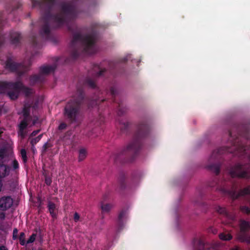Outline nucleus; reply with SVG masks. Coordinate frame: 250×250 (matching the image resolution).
<instances>
[{
  "instance_id": "f257e3e1",
  "label": "nucleus",
  "mask_w": 250,
  "mask_h": 250,
  "mask_svg": "<svg viewBox=\"0 0 250 250\" xmlns=\"http://www.w3.org/2000/svg\"><path fill=\"white\" fill-rule=\"evenodd\" d=\"M229 141L231 146H225L218 148L213 151L209 159V162L221 159L223 154L232 153L238 157H248L250 159V145H245L242 143L240 137L249 140L250 128L246 124H234L229 131ZM229 174L232 178L238 177L250 179V165H242L238 163L231 167ZM250 206V200L248 201ZM240 211L245 214H250V208L246 206L240 207Z\"/></svg>"
},
{
  "instance_id": "f03ea898",
  "label": "nucleus",
  "mask_w": 250,
  "mask_h": 250,
  "mask_svg": "<svg viewBox=\"0 0 250 250\" xmlns=\"http://www.w3.org/2000/svg\"><path fill=\"white\" fill-rule=\"evenodd\" d=\"M33 7L38 6L42 11L40 20L41 36L45 40L51 39L50 28H58L67 21L76 19L79 14L78 0H72L59 4L60 12L54 13L56 0H31Z\"/></svg>"
},
{
  "instance_id": "7ed1b4c3",
  "label": "nucleus",
  "mask_w": 250,
  "mask_h": 250,
  "mask_svg": "<svg viewBox=\"0 0 250 250\" xmlns=\"http://www.w3.org/2000/svg\"><path fill=\"white\" fill-rule=\"evenodd\" d=\"M68 30L73 35L70 43L71 57L76 60L80 56L94 54L97 51L96 42L98 32L95 29L83 35L81 31L76 26H68Z\"/></svg>"
},
{
  "instance_id": "20e7f679",
  "label": "nucleus",
  "mask_w": 250,
  "mask_h": 250,
  "mask_svg": "<svg viewBox=\"0 0 250 250\" xmlns=\"http://www.w3.org/2000/svg\"><path fill=\"white\" fill-rule=\"evenodd\" d=\"M150 130L147 120L141 121L137 126L136 131L132 140L121 151L116 152L111 157L115 163L131 162L137 156L142 145V139L146 137Z\"/></svg>"
},
{
  "instance_id": "39448f33",
  "label": "nucleus",
  "mask_w": 250,
  "mask_h": 250,
  "mask_svg": "<svg viewBox=\"0 0 250 250\" xmlns=\"http://www.w3.org/2000/svg\"><path fill=\"white\" fill-rule=\"evenodd\" d=\"M86 86L92 89L97 88L95 80L90 77L85 78L82 83L80 81L73 98L69 100L64 107V116L70 124L75 123L77 120L81 105L84 99V88Z\"/></svg>"
},
{
  "instance_id": "423d86ee",
  "label": "nucleus",
  "mask_w": 250,
  "mask_h": 250,
  "mask_svg": "<svg viewBox=\"0 0 250 250\" xmlns=\"http://www.w3.org/2000/svg\"><path fill=\"white\" fill-rule=\"evenodd\" d=\"M209 186L215 188L216 190L223 195L229 196L232 200H236L240 197L248 196L247 201L250 200V186H247L237 191V184L232 182L231 188L228 182L224 180H218L215 178Z\"/></svg>"
},
{
  "instance_id": "0eeeda50",
  "label": "nucleus",
  "mask_w": 250,
  "mask_h": 250,
  "mask_svg": "<svg viewBox=\"0 0 250 250\" xmlns=\"http://www.w3.org/2000/svg\"><path fill=\"white\" fill-rule=\"evenodd\" d=\"M6 23V20L4 19L3 15L0 16V47L6 42L7 37L9 38L10 43L15 46H19L21 39V34L18 32L11 31L8 35L2 34L1 31L3 27Z\"/></svg>"
},
{
  "instance_id": "6e6552de",
  "label": "nucleus",
  "mask_w": 250,
  "mask_h": 250,
  "mask_svg": "<svg viewBox=\"0 0 250 250\" xmlns=\"http://www.w3.org/2000/svg\"><path fill=\"white\" fill-rule=\"evenodd\" d=\"M31 65L30 60H29L26 64L25 63H16L12 61L11 58H8L5 63L6 69L12 72H17L19 76H21L24 73L29 71Z\"/></svg>"
},
{
  "instance_id": "1a4fd4ad",
  "label": "nucleus",
  "mask_w": 250,
  "mask_h": 250,
  "mask_svg": "<svg viewBox=\"0 0 250 250\" xmlns=\"http://www.w3.org/2000/svg\"><path fill=\"white\" fill-rule=\"evenodd\" d=\"M240 230L236 235L238 240L241 242L250 244V222L244 219L239 221Z\"/></svg>"
},
{
  "instance_id": "9d476101",
  "label": "nucleus",
  "mask_w": 250,
  "mask_h": 250,
  "mask_svg": "<svg viewBox=\"0 0 250 250\" xmlns=\"http://www.w3.org/2000/svg\"><path fill=\"white\" fill-rule=\"evenodd\" d=\"M110 95L112 97V101L116 103L118 106L117 114L119 116L123 115L126 111V108L124 106L123 104L121 101H116V97L118 95V91L116 86H113L110 88L109 91Z\"/></svg>"
},
{
  "instance_id": "9b49d317",
  "label": "nucleus",
  "mask_w": 250,
  "mask_h": 250,
  "mask_svg": "<svg viewBox=\"0 0 250 250\" xmlns=\"http://www.w3.org/2000/svg\"><path fill=\"white\" fill-rule=\"evenodd\" d=\"M194 250H211L212 247L202 239L194 238L192 242Z\"/></svg>"
},
{
  "instance_id": "f8f14e48",
  "label": "nucleus",
  "mask_w": 250,
  "mask_h": 250,
  "mask_svg": "<svg viewBox=\"0 0 250 250\" xmlns=\"http://www.w3.org/2000/svg\"><path fill=\"white\" fill-rule=\"evenodd\" d=\"M13 204V199L10 196H4L0 198V210L5 211Z\"/></svg>"
},
{
  "instance_id": "ddd939ff",
  "label": "nucleus",
  "mask_w": 250,
  "mask_h": 250,
  "mask_svg": "<svg viewBox=\"0 0 250 250\" xmlns=\"http://www.w3.org/2000/svg\"><path fill=\"white\" fill-rule=\"evenodd\" d=\"M13 83H18L19 84L18 86V88H10L9 90H8L7 93V95L11 100H16L19 97L20 92V88L22 86L21 82L17 81Z\"/></svg>"
},
{
  "instance_id": "4468645a",
  "label": "nucleus",
  "mask_w": 250,
  "mask_h": 250,
  "mask_svg": "<svg viewBox=\"0 0 250 250\" xmlns=\"http://www.w3.org/2000/svg\"><path fill=\"white\" fill-rule=\"evenodd\" d=\"M59 58L58 57L54 58L55 62L51 65L43 66L40 67V72L42 74H48L53 71L57 68V63L59 61Z\"/></svg>"
},
{
  "instance_id": "2eb2a0df",
  "label": "nucleus",
  "mask_w": 250,
  "mask_h": 250,
  "mask_svg": "<svg viewBox=\"0 0 250 250\" xmlns=\"http://www.w3.org/2000/svg\"><path fill=\"white\" fill-rule=\"evenodd\" d=\"M126 213L127 210L125 209H123L119 213L117 222L118 232L121 231L124 227V219L126 216Z\"/></svg>"
},
{
  "instance_id": "dca6fc26",
  "label": "nucleus",
  "mask_w": 250,
  "mask_h": 250,
  "mask_svg": "<svg viewBox=\"0 0 250 250\" xmlns=\"http://www.w3.org/2000/svg\"><path fill=\"white\" fill-rule=\"evenodd\" d=\"M14 82H0V93H4L7 92L10 88H18V83Z\"/></svg>"
},
{
  "instance_id": "f3484780",
  "label": "nucleus",
  "mask_w": 250,
  "mask_h": 250,
  "mask_svg": "<svg viewBox=\"0 0 250 250\" xmlns=\"http://www.w3.org/2000/svg\"><path fill=\"white\" fill-rule=\"evenodd\" d=\"M22 5L21 0H14L6 7V12L9 13V16L16 10L19 9Z\"/></svg>"
},
{
  "instance_id": "a211bd4d",
  "label": "nucleus",
  "mask_w": 250,
  "mask_h": 250,
  "mask_svg": "<svg viewBox=\"0 0 250 250\" xmlns=\"http://www.w3.org/2000/svg\"><path fill=\"white\" fill-rule=\"evenodd\" d=\"M127 60V58H124L119 62L111 61L109 62V67L111 71H118V69L121 66V63H125Z\"/></svg>"
},
{
  "instance_id": "6ab92c4d",
  "label": "nucleus",
  "mask_w": 250,
  "mask_h": 250,
  "mask_svg": "<svg viewBox=\"0 0 250 250\" xmlns=\"http://www.w3.org/2000/svg\"><path fill=\"white\" fill-rule=\"evenodd\" d=\"M32 107V104L29 102H26L24 105L22 109V114L23 118H26L28 119H32V117L30 116V108Z\"/></svg>"
},
{
  "instance_id": "aec40b11",
  "label": "nucleus",
  "mask_w": 250,
  "mask_h": 250,
  "mask_svg": "<svg viewBox=\"0 0 250 250\" xmlns=\"http://www.w3.org/2000/svg\"><path fill=\"white\" fill-rule=\"evenodd\" d=\"M10 170V168L7 165L0 164V180L9 175Z\"/></svg>"
},
{
  "instance_id": "412c9836",
  "label": "nucleus",
  "mask_w": 250,
  "mask_h": 250,
  "mask_svg": "<svg viewBox=\"0 0 250 250\" xmlns=\"http://www.w3.org/2000/svg\"><path fill=\"white\" fill-rule=\"evenodd\" d=\"M47 208L52 217L54 219H56L57 218V214L56 212V206L55 203L50 201H48Z\"/></svg>"
},
{
  "instance_id": "4be33fe9",
  "label": "nucleus",
  "mask_w": 250,
  "mask_h": 250,
  "mask_svg": "<svg viewBox=\"0 0 250 250\" xmlns=\"http://www.w3.org/2000/svg\"><path fill=\"white\" fill-rule=\"evenodd\" d=\"M221 164L220 163H216L209 165L208 168L215 173L217 176L220 173V167Z\"/></svg>"
},
{
  "instance_id": "5701e85b",
  "label": "nucleus",
  "mask_w": 250,
  "mask_h": 250,
  "mask_svg": "<svg viewBox=\"0 0 250 250\" xmlns=\"http://www.w3.org/2000/svg\"><path fill=\"white\" fill-rule=\"evenodd\" d=\"M130 124L127 122L120 121L119 127L123 133H127L129 128Z\"/></svg>"
},
{
  "instance_id": "b1692460",
  "label": "nucleus",
  "mask_w": 250,
  "mask_h": 250,
  "mask_svg": "<svg viewBox=\"0 0 250 250\" xmlns=\"http://www.w3.org/2000/svg\"><path fill=\"white\" fill-rule=\"evenodd\" d=\"M215 210L220 214H222L228 218L229 217V214L225 208L217 206L215 207Z\"/></svg>"
},
{
  "instance_id": "393cba45",
  "label": "nucleus",
  "mask_w": 250,
  "mask_h": 250,
  "mask_svg": "<svg viewBox=\"0 0 250 250\" xmlns=\"http://www.w3.org/2000/svg\"><path fill=\"white\" fill-rule=\"evenodd\" d=\"M31 120L23 118L19 125V129L21 130H24L28 126L29 123Z\"/></svg>"
},
{
  "instance_id": "a878e982",
  "label": "nucleus",
  "mask_w": 250,
  "mask_h": 250,
  "mask_svg": "<svg viewBox=\"0 0 250 250\" xmlns=\"http://www.w3.org/2000/svg\"><path fill=\"white\" fill-rule=\"evenodd\" d=\"M21 85L22 86L20 88V91H22L26 96H29L32 93V89L24 86L22 82Z\"/></svg>"
},
{
  "instance_id": "bb28decb",
  "label": "nucleus",
  "mask_w": 250,
  "mask_h": 250,
  "mask_svg": "<svg viewBox=\"0 0 250 250\" xmlns=\"http://www.w3.org/2000/svg\"><path fill=\"white\" fill-rule=\"evenodd\" d=\"M41 81V76L39 75H34L31 76L30 77V83L31 84L33 85L36 83Z\"/></svg>"
},
{
  "instance_id": "cd10ccee",
  "label": "nucleus",
  "mask_w": 250,
  "mask_h": 250,
  "mask_svg": "<svg viewBox=\"0 0 250 250\" xmlns=\"http://www.w3.org/2000/svg\"><path fill=\"white\" fill-rule=\"evenodd\" d=\"M219 238L223 241H229L232 238V236L229 233H226L224 232L221 233L219 235Z\"/></svg>"
},
{
  "instance_id": "c85d7f7f",
  "label": "nucleus",
  "mask_w": 250,
  "mask_h": 250,
  "mask_svg": "<svg viewBox=\"0 0 250 250\" xmlns=\"http://www.w3.org/2000/svg\"><path fill=\"white\" fill-rule=\"evenodd\" d=\"M53 146V145L49 141L45 143L42 148V154H45L49 148Z\"/></svg>"
},
{
  "instance_id": "c756f323",
  "label": "nucleus",
  "mask_w": 250,
  "mask_h": 250,
  "mask_svg": "<svg viewBox=\"0 0 250 250\" xmlns=\"http://www.w3.org/2000/svg\"><path fill=\"white\" fill-rule=\"evenodd\" d=\"M112 208L111 205L109 204H104L103 203L101 204V208L102 210V214L104 212H108Z\"/></svg>"
},
{
  "instance_id": "7c9ffc66",
  "label": "nucleus",
  "mask_w": 250,
  "mask_h": 250,
  "mask_svg": "<svg viewBox=\"0 0 250 250\" xmlns=\"http://www.w3.org/2000/svg\"><path fill=\"white\" fill-rule=\"evenodd\" d=\"M125 175L124 174H122L119 179V183L120 184V188L122 189H124L125 187Z\"/></svg>"
},
{
  "instance_id": "2f4dec72",
  "label": "nucleus",
  "mask_w": 250,
  "mask_h": 250,
  "mask_svg": "<svg viewBox=\"0 0 250 250\" xmlns=\"http://www.w3.org/2000/svg\"><path fill=\"white\" fill-rule=\"evenodd\" d=\"M86 151L85 149L82 148L79 150V161H83L86 157Z\"/></svg>"
},
{
  "instance_id": "473e14b6",
  "label": "nucleus",
  "mask_w": 250,
  "mask_h": 250,
  "mask_svg": "<svg viewBox=\"0 0 250 250\" xmlns=\"http://www.w3.org/2000/svg\"><path fill=\"white\" fill-rule=\"evenodd\" d=\"M25 234L24 232H21L20 234L19 239L20 240V244L21 246H24L26 244V242H25Z\"/></svg>"
},
{
  "instance_id": "72a5a7b5",
  "label": "nucleus",
  "mask_w": 250,
  "mask_h": 250,
  "mask_svg": "<svg viewBox=\"0 0 250 250\" xmlns=\"http://www.w3.org/2000/svg\"><path fill=\"white\" fill-rule=\"evenodd\" d=\"M105 100L104 99H101L100 98H95L92 100V104L98 105L100 104L101 103L104 102Z\"/></svg>"
},
{
  "instance_id": "f704fd0d",
  "label": "nucleus",
  "mask_w": 250,
  "mask_h": 250,
  "mask_svg": "<svg viewBox=\"0 0 250 250\" xmlns=\"http://www.w3.org/2000/svg\"><path fill=\"white\" fill-rule=\"evenodd\" d=\"M21 154L23 161L24 163H26L27 160V157L26 154V151L25 149H21Z\"/></svg>"
},
{
  "instance_id": "c9c22d12",
  "label": "nucleus",
  "mask_w": 250,
  "mask_h": 250,
  "mask_svg": "<svg viewBox=\"0 0 250 250\" xmlns=\"http://www.w3.org/2000/svg\"><path fill=\"white\" fill-rule=\"evenodd\" d=\"M42 134L39 135L38 137L33 139L31 141V144L32 146H34V145L36 144L38 142L40 141V140L41 139L42 137Z\"/></svg>"
},
{
  "instance_id": "e433bc0d",
  "label": "nucleus",
  "mask_w": 250,
  "mask_h": 250,
  "mask_svg": "<svg viewBox=\"0 0 250 250\" xmlns=\"http://www.w3.org/2000/svg\"><path fill=\"white\" fill-rule=\"evenodd\" d=\"M37 234L36 233H33L29 238V239L27 240L26 242V244H30L32 243H33L36 238Z\"/></svg>"
},
{
  "instance_id": "4c0bfd02",
  "label": "nucleus",
  "mask_w": 250,
  "mask_h": 250,
  "mask_svg": "<svg viewBox=\"0 0 250 250\" xmlns=\"http://www.w3.org/2000/svg\"><path fill=\"white\" fill-rule=\"evenodd\" d=\"M5 151L4 149H0V164H3V160L4 158Z\"/></svg>"
},
{
  "instance_id": "58836bf2",
  "label": "nucleus",
  "mask_w": 250,
  "mask_h": 250,
  "mask_svg": "<svg viewBox=\"0 0 250 250\" xmlns=\"http://www.w3.org/2000/svg\"><path fill=\"white\" fill-rule=\"evenodd\" d=\"M32 45L34 47H38L39 45V42L38 41V39L36 37H33L32 39Z\"/></svg>"
},
{
  "instance_id": "ea45409f",
  "label": "nucleus",
  "mask_w": 250,
  "mask_h": 250,
  "mask_svg": "<svg viewBox=\"0 0 250 250\" xmlns=\"http://www.w3.org/2000/svg\"><path fill=\"white\" fill-rule=\"evenodd\" d=\"M67 126V124L66 123H62L59 125V126L58 127V129H59V130H64V129H65L66 128Z\"/></svg>"
},
{
  "instance_id": "a19ab883",
  "label": "nucleus",
  "mask_w": 250,
  "mask_h": 250,
  "mask_svg": "<svg viewBox=\"0 0 250 250\" xmlns=\"http://www.w3.org/2000/svg\"><path fill=\"white\" fill-rule=\"evenodd\" d=\"M52 183V179L50 177L45 176V183L47 186H50Z\"/></svg>"
},
{
  "instance_id": "79ce46f5",
  "label": "nucleus",
  "mask_w": 250,
  "mask_h": 250,
  "mask_svg": "<svg viewBox=\"0 0 250 250\" xmlns=\"http://www.w3.org/2000/svg\"><path fill=\"white\" fill-rule=\"evenodd\" d=\"M18 230L17 229L15 228L13 231V240H16L18 238Z\"/></svg>"
},
{
  "instance_id": "37998d69",
  "label": "nucleus",
  "mask_w": 250,
  "mask_h": 250,
  "mask_svg": "<svg viewBox=\"0 0 250 250\" xmlns=\"http://www.w3.org/2000/svg\"><path fill=\"white\" fill-rule=\"evenodd\" d=\"M18 134L22 138H24L25 136V133L24 132V130H21L19 129Z\"/></svg>"
},
{
  "instance_id": "c03bdc74",
  "label": "nucleus",
  "mask_w": 250,
  "mask_h": 250,
  "mask_svg": "<svg viewBox=\"0 0 250 250\" xmlns=\"http://www.w3.org/2000/svg\"><path fill=\"white\" fill-rule=\"evenodd\" d=\"M106 71L105 69L100 70L98 72L96 73L97 77H100L104 75V73Z\"/></svg>"
},
{
  "instance_id": "a18cd8bd",
  "label": "nucleus",
  "mask_w": 250,
  "mask_h": 250,
  "mask_svg": "<svg viewBox=\"0 0 250 250\" xmlns=\"http://www.w3.org/2000/svg\"><path fill=\"white\" fill-rule=\"evenodd\" d=\"M80 219V215L77 212H75L74 214V220L75 222H77Z\"/></svg>"
},
{
  "instance_id": "49530a36",
  "label": "nucleus",
  "mask_w": 250,
  "mask_h": 250,
  "mask_svg": "<svg viewBox=\"0 0 250 250\" xmlns=\"http://www.w3.org/2000/svg\"><path fill=\"white\" fill-rule=\"evenodd\" d=\"M13 168L15 169H17L19 167V163L18 161L16 160H15L13 162Z\"/></svg>"
},
{
  "instance_id": "de8ad7c7",
  "label": "nucleus",
  "mask_w": 250,
  "mask_h": 250,
  "mask_svg": "<svg viewBox=\"0 0 250 250\" xmlns=\"http://www.w3.org/2000/svg\"><path fill=\"white\" fill-rule=\"evenodd\" d=\"M40 131V129L34 130L31 133V136L32 137L35 136L39 133Z\"/></svg>"
},
{
  "instance_id": "09e8293b",
  "label": "nucleus",
  "mask_w": 250,
  "mask_h": 250,
  "mask_svg": "<svg viewBox=\"0 0 250 250\" xmlns=\"http://www.w3.org/2000/svg\"><path fill=\"white\" fill-rule=\"evenodd\" d=\"M5 218V214L4 212H0V219L1 220H4Z\"/></svg>"
},
{
  "instance_id": "8fccbe9b",
  "label": "nucleus",
  "mask_w": 250,
  "mask_h": 250,
  "mask_svg": "<svg viewBox=\"0 0 250 250\" xmlns=\"http://www.w3.org/2000/svg\"><path fill=\"white\" fill-rule=\"evenodd\" d=\"M31 104H32V103H31ZM38 104H39L38 101H36L33 105L32 104V107L34 109L38 107Z\"/></svg>"
},
{
  "instance_id": "3c124183",
  "label": "nucleus",
  "mask_w": 250,
  "mask_h": 250,
  "mask_svg": "<svg viewBox=\"0 0 250 250\" xmlns=\"http://www.w3.org/2000/svg\"><path fill=\"white\" fill-rule=\"evenodd\" d=\"M231 250H241V249L238 246H235L234 248H232Z\"/></svg>"
},
{
  "instance_id": "603ef678",
  "label": "nucleus",
  "mask_w": 250,
  "mask_h": 250,
  "mask_svg": "<svg viewBox=\"0 0 250 250\" xmlns=\"http://www.w3.org/2000/svg\"><path fill=\"white\" fill-rule=\"evenodd\" d=\"M0 250H8L5 247L2 246L0 247Z\"/></svg>"
},
{
  "instance_id": "864d4df0",
  "label": "nucleus",
  "mask_w": 250,
  "mask_h": 250,
  "mask_svg": "<svg viewBox=\"0 0 250 250\" xmlns=\"http://www.w3.org/2000/svg\"><path fill=\"white\" fill-rule=\"evenodd\" d=\"M3 133L1 128L0 127V135Z\"/></svg>"
},
{
  "instance_id": "5fc2aeb1",
  "label": "nucleus",
  "mask_w": 250,
  "mask_h": 250,
  "mask_svg": "<svg viewBox=\"0 0 250 250\" xmlns=\"http://www.w3.org/2000/svg\"><path fill=\"white\" fill-rule=\"evenodd\" d=\"M102 218L103 219L104 218V216H103V215H102Z\"/></svg>"
}]
</instances>
